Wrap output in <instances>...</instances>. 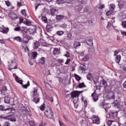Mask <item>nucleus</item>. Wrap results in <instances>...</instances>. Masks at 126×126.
Returning <instances> with one entry per match:
<instances>
[{"label":"nucleus","mask_w":126,"mask_h":126,"mask_svg":"<svg viewBox=\"0 0 126 126\" xmlns=\"http://www.w3.org/2000/svg\"><path fill=\"white\" fill-rule=\"evenodd\" d=\"M71 97L73 99V103L74 105L75 108H77L78 107V97H79V93L77 91L72 92L71 93Z\"/></svg>","instance_id":"1"},{"label":"nucleus","mask_w":126,"mask_h":126,"mask_svg":"<svg viewBox=\"0 0 126 126\" xmlns=\"http://www.w3.org/2000/svg\"><path fill=\"white\" fill-rule=\"evenodd\" d=\"M32 93V97L33 98L32 101H33L35 104H38V103L40 102V98H39V94H38V88H33Z\"/></svg>","instance_id":"2"},{"label":"nucleus","mask_w":126,"mask_h":126,"mask_svg":"<svg viewBox=\"0 0 126 126\" xmlns=\"http://www.w3.org/2000/svg\"><path fill=\"white\" fill-rule=\"evenodd\" d=\"M44 114L48 119H53L54 118V112H53L50 106H47V110H45Z\"/></svg>","instance_id":"3"},{"label":"nucleus","mask_w":126,"mask_h":126,"mask_svg":"<svg viewBox=\"0 0 126 126\" xmlns=\"http://www.w3.org/2000/svg\"><path fill=\"white\" fill-rule=\"evenodd\" d=\"M0 119H1V120H2V119L3 120H8L12 122H16V118L14 117V115H9L7 116L1 115L0 116Z\"/></svg>","instance_id":"4"},{"label":"nucleus","mask_w":126,"mask_h":126,"mask_svg":"<svg viewBox=\"0 0 126 126\" xmlns=\"http://www.w3.org/2000/svg\"><path fill=\"white\" fill-rule=\"evenodd\" d=\"M11 63L9 65V70L11 71L12 69H17L18 64L15 62V60L12 61Z\"/></svg>","instance_id":"5"},{"label":"nucleus","mask_w":126,"mask_h":126,"mask_svg":"<svg viewBox=\"0 0 126 126\" xmlns=\"http://www.w3.org/2000/svg\"><path fill=\"white\" fill-rule=\"evenodd\" d=\"M91 119L93 120V124H96L97 125H99V124H100V119L99 118V117L93 115L91 117Z\"/></svg>","instance_id":"6"},{"label":"nucleus","mask_w":126,"mask_h":126,"mask_svg":"<svg viewBox=\"0 0 126 126\" xmlns=\"http://www.w3.org/2000/svg\"><path fill=\"white\" fill-rule=\"evenodd\" d=\"M86 41L87 45H89V46H90L91 47L93 46V38L92 37H87Z\"/></svg>","instance_id":"7"},{"label":"nucleus","mask_w":126,"mask_h":126,"mask_svg":"<svg viewBox=\"0 0 126 126\" xmlns=\"http://www.w3.org/2000/svg\"><path fill=\"white\" fill-rule=\"evenodd\" d=\"M50 11L52 15H53V16H55V15H56V14H58V13H59V10L55 8H51Z\"/></svg>","instance_id":"8"},{"label":"nucleus","mask_w":126,"mask_h":126,"mask_svg":"<svg viewBox=\"0 0 126 126\" xmlns=\"http://www.w3.org/2000/svg\"><path fill=\"white\" fill-rule=\"evenodd\" d=\"M100 85H102V86H104L105 91L107 92V89L108 88V85H107V82L105 80H103L100 82Z\"/></svg>","instance_id":"9"},{"label":"nucleus","mask_w":126,"mask_h":126,"mask_svg":"<svg viewBox=\"0 0 126 126\" xmlns=\"http://www.w3.org/2000/svg\"><path fill=\"white\" fill-rule=\"evenodd\" d=\"M21 32L23 33V36H27V33H28V30L26 29V28L22 27Z\"/></svg>","instance_id":"10"},{"label":"nucleus","mask_w":126,"mask_h":126,"mask_svg":"<svg viewBox=\"0 0 126 126\" xmlns=\"http://www.w3.org/2000/svg\"><path fill=\"white\" fill-rule=\"evenodd\" d=\"M79 124L81 126H88V123L83 119L80 121Z\"/></svg>","instance_id":"11"},{"label":"nucleus","mask_w":126,"mask_h":126,"mask_svg":"<svg viewBox=\"0 0 126 126\" xmlns=\"http://www.w3.org/2000/svg\"><path fill=\"white\" fill-rule=\"evenodd\" d=\"M59 54H61V52H60V49L57 48H54L53 55L55 56V55H59Z\"/></svg>","instance_id":"12"},{"label":"nucleus","mask_w":126,"mask_h":126,"mask_svg":"<svg viewBox=\"0 0 126 126\" xmlns=\"http://www.w3.org/2000/svg\"><path fill=\"white\" fill-rule=\"evenodd\" d=\"M39 63H41V64H45L46 63V58L41 57L38 61Z\"/></svg>","instance_id":"13"},{"label":"nucleus","mask_w":126,"mask_h":126,"mask_svg":"<svg viewBox=\"0 0 126 126\" xmlns=\"http://www.w3.org/2000/svg\"><path fill=\"white\" fill-rule=\"evenodd\" d=\"M64 18V16L62 15H56V19L58 21H61Z\"/></svg>","instance_id":"14"},{"label":"nucleus","mask_w":126,"mask_h":126,"mask_svg":"<svg viewBox=\"0 0 126 126\" xmlns=\"http://www.w3.org/2000/svg\"><path fill=\"white\" fill-rule=\"evenodd\" d=\"M15 79L16 82H17L18 83H19V84H21V85H22V84H23V81L22 80H20V79H19L18 76H16L15 77Z\"/></svg>","instance_id":"15"},{"label":"nucleus","mask_w":126,"mask_h":126,"mask_svg":"<svg viewBox=\"0 0 126 126\" xmlns=\"http://www.w3.org/2000/svg\"><path fill=\"white\" fill-rule=\"evenodd\" d=\"M8 110H10V108H6L3 105H0V111L1 112H4L6 111H8Z\"/></svg>","instance_id":"16"},{"label":"nucleus","mask_w":126,"mask_h":126,"mask_svg":"<svg viewBox=\"0 0 126 126\" xmlns=\"http://www.w3.org/2000/svg\"><path fill=\"white\" fill-rule=\"evenodd\" d=\"M28 31V33H30V35H32V34H34V33H36V28L29 29Z\"/></svg>","instance_id":"17"},{"label":"nucleus","mask_w":126,"mask_h":126,"mask_svg":"<svg viewBox=\"0 0 126 126\" xmlns=\"http://www.w3.org/2000/svg\"><path fill=\"white\" fill-rule=\"evenodd\" d=\"M52 28H53V26L48 23L47 25L46 26V31H47V32H51Z\"/></svg>","instance_id":"18"},{"label":"nucleus","mask_w":126,"mask_h":126,"mask_svg":"<svg viewBox=\"0 0 126 126\" xmlns=\"http://www.w3.org/2000/svg\"><path fill=\"white\" fill-rule=\"evenodd\" d=\"M122 59V57L121 55H117L115 58V61L117 63H120L121 62V59Z\"/></svg>","instance_id":"19"},{"label":"nucleus","mask_w":126,"mask_h":126,"mask_svg":"<svg viewBox=\"0 0 126 126\" xmlns=\"http://www.w3.org/2000/svg\"><path fill=\"white\" fill-rule=\"evenodd\" d=\"M118 115V112H111L109 113L110 117H112V118H116Z\"/></svg>","instance_id":"20"},{"label":"nucleus","mask_w":126,"mask_h":126,"mask_svg":"<svg viewBox=\"0 0 126 126\" xmlns=\"http://www.w3.org/2000/svg\"><path fill=\"white\" fill-rule=\"evenodd\" d=\"M28 35H24V38L23 41L24 43H25L26 44H27L28 43V41H29V38H28Z\"/></svg>","instance_id":"21"},{"label":"nucleus","mask_w":126,"mask_h":126,"mask_svg":"<svg viewBox=\"0 0 126 126\" xmlns=\"http://www.w3.org/2000/svg\"><path fill=\"white\" fill-rule=\"evenodd\" d=\"M39 46H40V43L38 42L34 43L33 48L34 50H37L39 48Z\"/></svg>","instance_id":"22"},{"label":"nucleus","mask_w":126,"mask_h":126,"mask_svg":"<svg viewBox=\"0 0 126 126\" xmlns=\"http://www.w3.org/2000/svg\"><path fill=\"white\" fill-rule=\"evenodd\" d=\"M8 31H9V29H8V28H6L3 29L1 32L3 34H7V33H8Z\"/></svg>","instance_id":"23"},{"label":"nucleus","mask_w":126,"mask_h":126,"mask_svg":"<svg viewBox=\"0 0 126 126\" xmlns=\"http://www.w3.org/2000/svg\"><path fill=\"white\" fill-rule=\"evenodd\" d=\"M14 40H16V41H17V42H20L21 43H22L23 42V40L22 38L19 36H17L14 38Z\"/></svg>","instance_id":"24"},{"label":"nucleus","mask_w":126,"mask_h":126,"mask_svg":"<svg viewBox=\"0 0 126 126\" xmlns=\"http://www.w3.org/2000/svg\"><path fill=\"white\" fill-rule=\"evenodd\" d=\"M21 111L22 112L21 114L23 115V116H26L27 115V110L26 108L21 109Z\"/></svg>","instance_id":"25"},{"label":"nucleus","mask_w":126,"mask_h":126,"mask_svg":"<svg viewBox=\"0 0 126 126\" xmlns=\"http://www.w3.org/2000/svg\"><path fill=\"white\" fill-rule=\"evenodd\" d=\"M4 102L6 104H9L10 103V98L5 96L4 97Z\"/></svg>","instance_id":"26"},{"label":"nucleus","mask_w":126,"mask_h":126,"mask_svg":"<svg viewBox=\"0 0 126 126\" xmlns=\"http://www.w3.org/2000/svg\"><path fill=\"white\" fill-rule=\"evenodd\" d=\"M22 86L23 88H25V89H27V88L30 86V82L28 81L27 84L22 85Z\"/></svg>","instance_id":"27"},{"label":"nucleus","mask_w":126,"mask_h":126,"mask_svg":"<svg viewBox=\"0 0 126 126\" xmlns=\"http://www.w3.org/2000/svg\"><path fill=\"white\" fill-rule=\"evenodd\" d=\"M63 118L64 120H65V121H67L68 122H69V123H70L71 125H74V123L73 122H70V121H69V119H68V117H67V116L63 115Z\"/></svg>","instance_id":"28"},{"label":"nucleus","mask_w":126,"mask_h":126,"mask_svg":"<svg viewBox=\"0 0 126 126\" xmlns=\"http://www.w3.org/2000/svg\"><path fill=\"white\" fill-rule=\"evenodd\" d=\"M10 17L11 19L14 20V19H16L17 18V15H16V14H14V13H12L10 14Z\"/></svg>","instance_id":"29"},{"label":"nucleus","mask_w":126,"mask_h":126,"mask_svg":"<svg viewBox=\"0 0 126 126\" xmlns=\"http://www.w3.org/2000/svg\"><path fill=\"white\" fill-rule=\"evenodd\" d=\"M109 8L111 10H113L115 11V8H116V5H115L113 3H111L109 5Z\"/></svg>","instance_id":"30"},{"label":"nucleus","mask_w":126,"mask_h":126,"mask_svg":"<svg viewBox=\"0 0 126 126\" xmlns=\"http://www.w3.org/2000/svg\"><path fill=\"white\" fill-rule=\"evenodd\" d=\"M82 5H79L75 7V10L76 11H81V10H82Z\"/></svg>","instance_id":"31"},{"label":"nucleus","mask_w":126,"mask_h":126,"mask_svg":"<svg viewBox=\"0 0 126 126\" xmlns=\"http://www.w3.org/2000/svg\"><path fill=\"white\" fill-rule=\"evenodd\" d=\"M113 12H114V10L110 9L106 12V15L107 16H110V15H112Z\"/></svg>","instance_id":"32"},{"label":"nucleus","mask_w":126,"mask_h":126,"mask_svg":"<svg viewBox=\"0 0 126 126\" xmlns=\"http://www.w3.org/2000/svg\"><path fill=\"white\" fill-rule=\"evenodd\" d=\"M80 69L82 71H85V70H86V66L84 65V64H82L80 66Z\"/></svg>","instance_id":"33"},{"label":"nucleus","mask_w":126,"mask_h":126,"mask_svg":"<svg viewBox=\"0 0 126 126\" xmlns=\"http://www.w3.org/2000/svg\"><path fill=\"white\" fill-rule=\"evenodd\" d=\"M92 96L93 97V99L94 102H96V101H98V96L94 95V93L92 94Z\"/></svg>","instance_id":"34"},{"label":"nucleus","mask_w":126,"mask_h":126,"mask_svg":"<svg viewBox=\"0 0 126 126\" xmlns=\"http://www.w3.org/2000/svg\"><path fill=\"white\" fill-rule=\"evenodd\" d=\"M81 46V44H80V42H76L74 44V46L76 49V48H78V47H80Z\"/></svg>","instance_id":"35"},{"label":"nucleus","mask_w":126,"mask_h":126,"mask_svg":"<svg viewBox=\"0 0 126 126\" xmlns=\"http://www.w3.org/2000/svg\"><path fill=\"white\" fill-rule=\"evenodd\" d=\"M57 34L58 36H62L64 34V32L63 31H59L57 32Z\"/></svg>","instance_id":"36"},{"label":"nucleus","mask_w":126,"mask_h":126,"mask_svg":"<svg viewBox=\"0 0 126 126\" xmlns=\"http://www.w3.org/2000/svg\"><path fill=\"white\" fill-rule=\"evenodd\" d=\"M24 24L28 25V26H30V25H31V24H32V23H31V21L28 20L24 21Z\"/></svg>","instance_id":"37"},{"label":"nucleus","mask_w":126,"mask_h":126,"mask_svg":"<svg viewBox=\"0 0 126 126\" xmlns=\"http://www.w3.org/2000/svg\"><path fill=\"white\" fill-rule=\"evenodd\" d=\"M41 20L43 21L44 23H48V19L46 17H42Z\"/></svg>","instance_id":"38"},{"label":"nucleus","mask_w":126,"mask_h":126,"mask_svg":"<svg viewBox=\"0 0 126 126\" xmlns=\"http://www.w3.org/2000/svg\"><path fill=\"white\" fill-rule=\"evenodd\" d=\"M87 78L88 80L91 81V78H92V74L89 73L87 75Z\"/></svg>","instance_id":"39"},{"label":"nucleus","mask_w":126,"mask_h":126,"mask_svg":"<svg viewBox=\"0 0 126 126\" xmlns=\"http://www.w3.org/2000/svg\"><path fill=\"white\" fill-rule=\"evenodd\" d=\"M72 37V34L71 33V32H68L67 34V38H68V40H70Z\"/></svg>","instance_id":"40"},{"label":"nucleus","mask_w":126,"mask_h":126,"mask_svg":"<svg viewBox=\"0 0 126 126\" xmlns=\"http://www.w3.org/2000/svg\"><path fill=\"white\" fill-rule=\"evenodd\" d=\"M56 1L58 4H63V3H64V0H56Z\"/></svg>","instance_id":"41"},{"label":"nucleus","mask_w":126,"mask_h":126,"mask_svg":"<svg viewBox=\"0 0 126 126\" xmlns=\"http://www.w3.org/2000/svg\"><path fill=\"white\" fill-rule=\"evenodd\" d=\"M74 76L76 78V80L77 81H79V80H80V79H81V78L78 75H77L76 74H74Z\"/></svg>","instance_id":"42"},{"label":"nucleus","mask_w":126,"mask_h":126,"mask_svg":"<svg viewBox=\"0 0 126 126\" xmlns=\"http://www.w3.org/2000/svg\"><path fill=\"white\" fill-rule=\"evenodd\" d=\"M89 59V57L88 56H85L84 58H82V61L84 62H87Z\"/></svg>","instance_id":"43"},{"label":"nucleus","mask_w":126,"mask_h":126,"mask_svg":"<svg viewBox=\"0 0 126 126\" xmlns=\"http://www.w3.org/2000/svg\"><path fill=\"white\" fill-rule=\"evenodd\" d=\"M118 6H119L120 9L124 8L125 7V4L124 3L119 2L118 4Z\"/></svg>","instance_id":"44"},{"label":"nucleus","mask_w":126,"mask_h":126,"mask_svg":"<svg viewBox=\"0 0 126 126\" xmlns=\"http://www.w3.org/2000/svg\"><path fill=\"white\" fill-rule=\"evenodd\" d=\"M64 56V57H66V58H70V54H69V52H68V51L65 52Z\"/></svg>","instance_id":"45"},{"label":"nucleus","mask_w":126,"mask_h":126,"mask_svg":"<svg viewBox=\"0 0 126 126\" xmlns=\"http://www.w3.org/2000/svg\"><path fill=\"white\" fill-rule=\"evenodd\" d=\"M85 86V85L84 84V83H80L79 84L78 87L79 88H83Z\"/></svg>","instance_id":"46"},{"label":"nucleus","mask_w":126,"mask_h":126,"mask_svg":"<svg viewBox=\"0 0 126 126\" xmlns=\"http://www.w3.org/2000/svg\"><path fill=\"white\" fill-rule=\"evenodd\" d=\"M78 1L82 4H86V0H78Z\"/></svg>","instance_id":"47"},{"label":"nucleus","mask_w":126,"mask_h":126,"mask_svg":"<svg viewBox=\"0 0 126 126\" xmlns=\"http://www.w3.org/2000/svg\"><path fill=\"white\" fill-rule=\"evenodd\" d=\"M95 52V49L94 48H90L89 49V53H93Z\"/></svg>","instance_id":"48"},{"label":"nucleus","mask_w":126,"mask_h":126,"mask_svg":"<svg viewBox=\"0 0 126 126\" xmlns=\"http://www.w3.org/2000/svg\"><path fill=\"white\" fill-rule=\"evenodd\" d=\"M37 55H38V53H37V52L32 53V58L33 60H35V59H36V57H37Z\"/></svg>","instance_id":"49"},{"label":"nucleus","mask_w":126,"mask_h":126,"mask_svg":"<svg viewBox=\"0 0 126 126\" xmlns=\"http://www.w3.org/2000/svg\"><path fill=\"white\" fill-rule=\"evenodd\" d=\"M29 124L31 126H35L36 124H35V122L33 121H30L29 122Z\"/></svg>","instance_id":"50"},{"label":"nucleus","mask_w":126,"mask_h":126,"mask_svg":"<svg viewBox=\"0 0 126 126\" xmlns=\"http://www.w3.org/2000/svg\"><path fill=\"white\" fill-rule=\"evenodd\" d=\"M40 110L41 111H44V110L45 111V110H48V109H47V108H45V105L43 104L40 106Z\"/></svg>","instance_id":"51"},{"label":"nucleus","mask_w":126,"mask_h":126,"mask_svg":"<svg viewBox=\"0 0 126 126\" xmlns=\"http://www.w3.org/2000/svg\"><path fill=\"white\" fill-rule=\"evenodd\" d=\"M122 26L123 27V28H125V29H126V21L122 22Z\"/></svg>","instance_id":"52"},{"label":"nucleus","mask_w":126,"mask_h":126,"mask_svg":"<svg viewBox=\"0 0 126 126\" xmlns=\"http://www.w3.org/2000/svg\"><path fill=\"white\" fill-rule=\"evenodd\" d=\"M88 23L90 26H93V25H94V23H93V21H92V20H89Z\"/></svg>","instance_id":"53"},{"label":"nucleus","mask_w":126,"mask_h":126,"mask_svg":"<svg viewBox=\"0 0 126 126\" xmlns=\"http://www.w3.org/2000/svg\"><path fill=\"white\" fill-rule=\"evenodd\" d=\"M5 91H7V88L6 86H3L2 88V92H5Z\"/></svg>","instance_id":"54"},{"label":"nucleus","mask_w":126,"mask_h":126,"mask_svg":"<svg viewBox=\"0 0 126 126\" xmlns=\"http://www.w3.org/2000/svg\"><path fill=\"white\" fill-rule=\"evenodd\" d=\"M15 31H21V28L20 27H16L14 29Z\"/></svg>","instance_id":"55"},{"label":"nucleus","mask_w":126,"mask_h":126,"mask_svg":"<svg viewBox=\"0 0 126 126\" xmlns=\"http://www.w3.org/2000/svg\"><path fill=\"white\" fill-rule=\"evenodd\" d=\"M3 126H10V124L8 122H5L4 123Z\"/></svg>","instance_id":"56"},{"label":"nucleus","mask_w":126,"mask_h":126,"mask_svg":"<svg viewBox=\"0 0 126 126\" xmlns=\"http://www.w3.org/2000/svg\"><path fill=\"white\" fill-rule=\"evenodd\" d=\"M21 13L23 15H24L25 16L26 15V11H25V9L22 10Z\"/></svg>","instance_id":"57"},{"label":"nucleus","mask_w":126,"mask_h":126,"mask_svg":"<svg viewBox=\"0 0 126 126\" xmlns=\"http://www.w3.org/2000/svg\"><path fill=\"white\" fill-rule=\"evenodd\" d=\"M5 4L7 5V6H10V2H9L8 0L5 1Z\"/></svg>","instance_id":"58"},{"label":"nucleus","mask_w":126,"mask_h":126,"mask_svg":"<svg viewBox=\"0 0 126 126\" xmlns=\"http://www.w3.org/2000/svg\"><path fill=\"white\" fill-rule=\"evenodd\" d=\"M105 8V5H100L98 6V8L99 9H103V8Z\"/></svg>","instance_id":"59"},{"label":"nucleus","mask_w":126,"mask_h":126,"mask_svg":"<svg viewBox=\"0 0 126 126\" xmlns=\"http://www.w3.org/2000/svg\"><path fill=\"white\" fill-rule=\"evenodd\" d=\"M70 63V59H67L66 62L65 63V64H68Z\"/></svg>","instance_id":"60"},{"label":"nucleus","mask_w":126,"mask_h":126,"mask_svg":"<svg viewBox=\"0 0 126 126\" xmlns=\"http://www.w3.org/2000/svg\"><path fill=\"white\" fill-rule=\"evenodd\" d=\"M19 20H20V23H24V22H23V20H24L23 18H20Z\"/></svg>","instance_id":"61"},{"label":"nucleus","mask_w":126,"mask_h":126,"mask_svg":"<svg viewBox=\"0 0 126 126\" xmlns=\"http://www.w3.org/2000/svg\"><path fill=\"white\" fill-rule=\"evenodd\" d=\"M58 62L59 63H63V60H62V59H58Z\"/></svg>","instance_id":"62"},{"label":"nucleus","mask_w":126,"mask_h":126,"mask_svg":"<svg viewBox=\"0 0 126 126\" xmlns=\"http://www.w3.org/2000/svg\"><path fill=\"white\" fill-rule=\"evenodd\" d=\"M17 6L19 7H20V6H22V4L21 3V2H17Z\"/></svg>","instance_id":"63"},{"label":"nucleus","mask_w":126,"mask_h":126,"mask_svg":"<svg viewBox=\"0 0 126 126\" xmlns=\"http://www.w3.org/2000/svg\"><path fill=\"white\" fill-rule=\"evenodd\" d=\"M123 87L126 89V81L123 83Z\"/></svg>","instance_id":"64"}]
</instances>
